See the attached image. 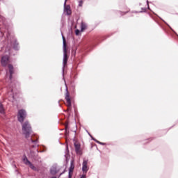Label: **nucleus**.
I'll use <instances>...</instances> for the list:
<instances>
[{
	"instance_id": "nucleus-21",
	"label": "nucleus",
	"mask_w": 178,
	"mask_h": 178,
	"mask_svg": "<svg viewBox=\"0 0 178 178\" xmlns=\"http://www.w3.org/2000/svg\"><path fill=\"white\" fill-rule=\"evenodd\" d=\"M9 35H10V34H9V33H8V36H7V37H8V38H9Z\"/></svg>"
},
{
	"instance_id": "nucleus-15",
	"label": "nucleus",
	"mask_w": 178,
	"mask_h": 178,
	"mask_svg": "<svg viewBox=\"0 0 178 178\" xmlns=\"http://www.w3.org/2000/svg\"><path fill=\"white\" fill-rule=\"evenodd\" d=\"M29 165L31 169L35 170V167L34 166V165H33L31 163H30Z\"/></svg>"
},
{
	"instance_id": "nucleus-2",
	"label": "nucleus",
	"mask_w": 178,
	"mask_h": 178,
	"mask_svg": "<svg viewBox=\"0 0 178 178\" xmlns=\"http://www.w3.org/2000/svg\"><path fill=\"white\" fill-rule=\"evenodd\" d=\"M22 131L25 135L26 138H29V137H30V134L33 132V130L31 129V124H30L29 121H25L24 122H22Z\"/></svg>"
},
{
	"instance_id": "nucleus-13",
	"label": "nucleus",
	"mask_w": 178,
	"mask_h": 178,
	"mask_svg": "<svg viewBox=\"0 0 178 178\" xmlns=\"http://www.w3.org/2000/svg\"><path fill=\"white\" fill-rule=\"evenodd\" d=\"M5 109L3 108V105L0 102V113H4Z\"/></svg>"
},
{
	"instance_id": "nucleus-11",
	"label": "nucleus",
	"mask_w": 178,
	"mask_h": 178,
	"mask_svg": "<svg viewBox=\"0 0 178 178\" xmlns=\"http://www.w3.org/2000/svg\"><path fill=\"white\" fill-rule=\"evenodd\" d=\"M51 175H56V173H58V172H59V170H58V168L53 167L51 170H50Z\"/></svg>"
},
{
	"instance_id": "nucleus-16",
	"label": "nucleus",
	"mask_w": 178,
	"mask_h": 178,
	"mask_svg": "<svg viewBox=\"0 0 178 178\" xmlns=\"http://www.w3.org/2000/svg\"><path fill=\"white\" fill-rule=\"evenodd\" d=\"M75 34H76V35H79V34H80V31L79 29H76L75 31Z\"/></svg>"
},
{
	"instance_id": "nucleus-10",
	"label": "nucleus",
	"mask_w": 178,
	"mask_h": 178,
	"mask_svg": "<svg viewBox=\"0 0 178 178\" xmlns=\"http://www.w3.org/2000/svg\"><path fill=\"white\" fill-rule=\"evenodd\" d=\"M65 12L67 15H72V10H70V6H67L65 7Z\"/></svg>"
},
{
	"instance_id": "nucleus-1",
	"label": "nucleus",
	"mask_w": 178,
	"mask_h": 178,
	"mask_svg": "<svg viewBox=\"0 0 178 178\" xmlns=\"http://www.w3.org/2000/svg\"><path fill=\"white\" fill-rule=\"evenodd\" d=\"M10 62V57H9V56L5 55L1 57V66H3V67H6V66L8 65V72L10 74L9 79L10 80H12L13 77V74H15V67L12 64H9Z\"/></svg>"
},
{
	"instance_id": "nucleus-6",
	"label": "nucleus",
	"mask_w": 178,
	"mask_h": 178,
	"mask_svg": "<svg viewBox=\"0 0 178 178\" xmlns=\"http://www.w3.org/2000/svg\"><path fill=\"white\" fill-rule=\"evenodd\" d=\"M65 99L67 101V111H70L72 109V100L70 99V94L67 90V92L65 93Z\"/></svg>"
},
{
	"instance_id": "nucleus-17",
	"label": "nucleus",
	"mask_w": 178,
	"mask_h": 178,
	"mask_svg": "<svg viewBox=\"0 0 178 178\" xmlns=\"http://www.w3.org/2000/svg\"><path fill=\"white\" fill-rule=\"evenodd\" d=\"M31 140L32 143H37V141H38V139L34 140V139H33V138H31Z\"/></svg>"
},
{
	"instance_id": "nucleus-18",
	"label": "nucleus",
	"mask_w": 178,
	"mask_h": 178,
	"mask_svg": "<svg viewBox=\"0 0 178 178\" xmlns=\"http://www.w3.org/2000/svg\"><path fill=\"white\" fill-rule=\"evenodd\" d=\"M79 6H83V1H81L79 2Z\"/></svg>"
},
{
	"instance_id": "nucleus-9",
	"label": "nucleus",
	"mask_w": 178,
	"mask_h": 178,
	"mask_svg": "<svg viewBox=\"0 0 178 178\" xmlns=\"http://www.w3.org/2000/svg\"><path fill=\"white\" fill-rule=\"evenodd\" d=\"M73 170H74V162L72 161L69 170V178H72V176H73Z\"/></svg>"
},
{
	"instance_id": "nucleus-14",
	"label": "nucleus",
	"mask_w": 178,
	"mask_h": 178,
	"mask_svg": "<svg viewBox=\"0 0 178 178\" xmlns=\"http://www.w3.org/2000/svg\"><path fill=\"white\" fill-rule=\"evenodd\" d=\"M24 162L26 163V165H29V163H31V162H30V161H29V159H27V157H25V158L24 159Z\"/></svg>"
},
{
	"instance_id": "nucleus-7",
	"label": "nucleus",
	"mask_w": 178,
	"mask_h": 178,
	"mask_svg": "<svg viewBox=\"0 0 178 178\" xmlns=\"http://www.w3.org/2000/svg\"><path fill=\"white\" fill-rule=\"evenodd\" d=\"M88 160L84 159L82 164V170L83 173H87L88 172Z\"/></svg>"
},
{
	"instance_id": "nucleus-19",
	"label": "nucleus",
	"mask_w": 178,
	"mask_h": 178,
	"mask_svg": "<svg viewBox=\"0 0 178 178\" xmlns=\"http://www.w3.org/2000/svg\"><path fill=\"white\" fill-rule=\"evenodd\" d=\"M99 143V144H101L102 145H105V143H101V142H98Z\"/></svg>"
},
{
	"instance_id": "nucleus-8",
	"label": "nucleus",
	"mask_w": 178,
	"mask_h": 178,
	"mask_svg": "<svg viewBox=\"0 0 178 178\" xmlns=\"http://www.w3.org/2000/svg\"><path fill=\"white\" fill-rule=\"evenodd\" d=\"M74 148H75L76 153L78 155H81L83 154V152H81V146L80 145V143L75 142Z\"/></svg>"
},
{
	"instance_id": "nucleus-12",
	"label": "nucleus",
	"mask_w": 178,
	"mask_h": 178,
	"mask_svg": "<svg viewBox=\"0 0 178 178\" xmlns=\"http://www.w3.org/2000/svg\"><path fill=\"white\" fill-rule=\"evenodd\" d=\"M87 29V24L84 22H81V31H84V30H86Z\"/></svg>"
},
{
	"instance_id": "nucleus-20",
	"label": "nucleus",
	"mask_w": 178,
	"mask_h": 178,
	"mask_svg": "<svg viewBox=\"0 0 178 178\" xmlns=\"http://www.w3.org/2000/svg\"><path fill=\"white\" fill-rule=\"evenodd\" d=\"M63 173H65V171L63 172H61V173L60 174V176H62V174H63Z\"/></svg>"
},
{
	"instance_id": "nucleus-5",
	"label": "nucleus",
	"mask_w": 178,
	"mask_h": 178,
	"mask_svg": "<svg viewBox=\"0 0 178 178\" xmlns=\"http://www.w3.org/2000/svg\"><path fill=\"white\" fill-rule=\"evenodd\" d=\"M27 118V112L24 109H20L18 111L17 120L19 123H23L24 120Z\"/></svg>"
},
{
	"instance_id": "nucleus-3",
	"label": "nucleus",
	"mask_w": 178,
	"mask_h": 178,
	"mask_svg": "<svg viewBox=\"0 0 178 178\" xmlns=\"http://www.w3.org/2000/svg\"><path fill=\"white\" fill-rule=\"evenodd\" d=\"M12 47L16 51L19 49V43L17 42V40L15 38L10 40V45L8 44L6 47V52H9V55H10V49H12Z\"/></svg>"
},
{
	"instance_id": "nucleus-4",
	"label": "nucleus",
	"mask_w": 178,
	"mask_h": 178,
	"mask_svg": "<svg viewBox=\"0 0 178 178\" xmlns=\"http://www.w3.org/2000/svg\"><path fill=\"white\" fill-rule=\"evenodd\" d=\"M63 66H66L67 65V60L69 59V56H67V47L66 44V39L63 36Z\"/></svg>"
}]
</instances>
